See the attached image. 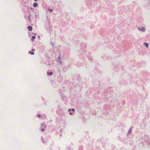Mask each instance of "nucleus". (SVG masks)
I'll list each match as a JSON object with an SVG mask.
<instances>
[{
  "mask_svg": "<svg viewBox=\"0 0 150 150\" xmlns=\"http://www.w3.org/2000/svg\"><path fill=\"white\" fill-rule=\"evenodd\" d=\"M28 28L29 30L30 31H31L32 30L33 28L32 27L30 26H28Z\"/></svg>",
  "mask_w": 150,
  "mask_h": 150,
  "instance_id": "obj_1",
  "label": "nucleus"
},
{
  "mask_svg": "<svg viewBox=\"0 0 150 150\" xmlns=\"http://www.w3.org/2000/svg\"><path fill=\"white\" fill-rule=\"evenodd\" d=\"M38 6V4L36 3H34L33 4V6L34 7H37Z\"/></svg>",
  "mask_w": 150,
  "mask_h": 150,
  "instance_id": "obj_2",
  "label": "nucleus"
},
{
  "mask_svg": "<svg viewBox=\"0 0 150 150\" xmlns=\"http://www.w3.org/2000/svg\"><path fill=\"white\" fill-rule=\"evenodd\" d=\"M35 36H33L32 37V41H33L34 40L35 38Z\"/></svg>",
  "mask_w": 150,
  "mask_h": 150,
  "instance_id": "obj_3",
  "label": "nucleus"
},
{
  "mask_svg": "<svg viewBox=\"0 0 150 150\" xmlns=\"http://www.w3.org/2000/svg\"><path fill=\"white\" fill-rule=\"evenodd\" d=\"M30 17H31V16L30 15L28 17V19L29 21L30 22V21H31V20H30Z\"/></svg>",
  "mask_w": 150,
  "mask_h": 150,
  "instance_id": "obj_4",
  "label": "nucleus"
},
{
  "mask_svg": "<svg viewBox=\"0 0 150 150\" xmlns=\"http://www.w3.org/2000/svg\"><path fill=\"white\" fill-rule=\"evenodd\" d=\"M144 44L145 45L146 47L148 48V47L149 44L148 43H145Z\"/></svg>",
  "mask_w": 150,
  "mask_h": 150,
  "instance_id": "obj_5",
  "label": "nucleus"
},
{
  "mask_svg": "<svg viewBox=\"0 0 150 150\" xmlns=\"http://www.w3.org/2000/svg\"><path fill=\"white\" fill-rule=\"evenodd\" d=\"M47 74L48 75H52V72H51L50 73H49V72H47Z\"/></svg>",
  "mask_w": 150,
  "mask_h": 150,
  "instance_id": "obj_6",
  "label": "nucleus"
},
{
  "mask_svg": "<svg viewBox=\"0 0 150 150\" xmlns=\"http://www.w3.org/2000/svg\"><path fill=\"white\" fill-rule=\"evenodd\" d=\"M29 53L30 54H31L33 55L34 54V53L33 52H31L30 51H29Z\"/></svg>",
  "mask_w": 150,
  "mask_h": 150,
  "instance_id": "obj_7",
  "label": "nucleus"
},
{
  "mask_svg": "<svg viewBox=\"0 0 150 150\" xmlns=\"http://www.w3.org/2000/svg\"><path fill=\"white\" fill-rule=\"evenodd\" d=\"M142 30L143 31H144L145 30L144 28H142Z\"/></svg>",
  "mask_w": 150,
  "mask_h": 150,
  "instance_id": "obj_8",
  "label": "nucleus"
},
{
  "mask_svg": "<svg viewBox=\"0 0 150 150\" xmlns=\"http://www.w3.org/2000/svg\"><path fill=\"white\" fill-rule=\"evenodd\" d=\"M49 11H50V12H52V11L53 10L52 9H50L49 10Z\"/></svg>",
  "mask_w": 150,
  "mask_h": 150,
  "instance_id": "obj_9",
  "label": "nucleus"
},
{
  "mask_svg": "<svg viewBox=\"0 0 150 150\" xmlns=\"http://www.w3.org/2000/svg\"><path fill=\"white\" fill-rule=\"evenodd\" d=\"M45 130L44 129H41V131H42V132H43Z\"/></svg>",
  "mask_w": 150,
  "mask_h": 150,
  "instance_id": "obj_10",
  "label": "nucleus"
},
{
  "mask_svg": "<svg viewBox=\"0 0 150 150\" xmlns=\"http://www.w3.org/2000/svg\"><path fill=\"white\" fill-rule=\"evenodd\" d=\"M40 116H41V115H38V117H40Z\"/></svg>",
  "mask_w": 150,
  "mask_h": 150,
  "instance_id": "obj_11",
  "label": "nucleus"
},
{
  "mask_svg": "<svg viewBox=\"0 0 150 150\" xmlns=\"http://www.w3.org/2000/svg\"><path fill=\"white\" fill-rule=\"evenodd\" d=\"M58 59L60 60V57H59L58 58Z\"/></svg>",
  "mask_w": 150,
  "mask_h": 150,
  "instance_id": "obj_12",
  "label": "nucleus"
},
{
  "mask_svg": "<svg viewBox=\"0 0 150 150\" xmlns=\"http://www.w3.org/2000/svg\"><path fill=\"white\" fill-rule=\"evenodd\" d=\"M72 111H74L75 110L74 109H72Z\"/></svg>",
  "mask_w": 150,
  "mask_h": 150,
  "instance_id": "obj_13",
  "label": "nucleus"
},
{
  "mask_svg": "<svg viewBox=\"0 0 150 150\" xmlns=\"http://www.w3.org/2000/svg\"><path fill=\"white\" fill-rule=\"evenodd\" d=\"M68 111H71V110H70V109H69L68 110Z\"/></svg>",
  "mask_w": 150,
  "mask_h": 150,
  "instance_id": "obj_14",
  "label": "nucleus"
},
{
  "mask_svg": "<svg viewBox=\"0 0 150 150\" xmlns=\"http://www.w3.org/2000/svg\"><path fill=\"white\" fill-rule=\"evenodd\" d=\"M69 114H70L71 115V112H70Z\"/></svg>",
  "mask_w": 150,
  "mask_h": 150,
  "instance_id": "obj_15",
  "label": "nucleus"
},
{
  "mask_svg": "<svg viewBox=\"0 0 150 150\" xmlns=\"http://www.w3.org/2000/svg\"><path fill=\"white\" fill-rule=\"evenodd\" d=\"M32 50H33V51H34L35 50H34V49H32Z\"/></svg>",
  "mask_w": 150,
  "mask_h": 150,
  "instance_id": "obj_16",
  "label": "nucleus"
},
{
  "mask_svg": "<svg viewBox=\"0 0 150 150\" xmlns=\"http://www.w3.org/2000/svg\"><path fill=\"white\" fill-rule=\"evenodd\" d=\"M37 0H34L35 1H36Z\"/></svg>",
  "mask_w": 150,
  "mask_h": 150,
  "instance_id": "obj_17",
  "label": "nucleus"
}]
</instances>
